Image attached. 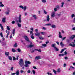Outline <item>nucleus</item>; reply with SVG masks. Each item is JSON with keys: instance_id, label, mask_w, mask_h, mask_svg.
<instances>
[{"instance_id": "obj_50", "label": "nucleus", "mask_w": 75, "mask_h": 75, "mask_svg": "<svg viewBox=\"0 0 75 75\" xmlns=\"http://www.w3.org/2000/svg\"><path fill=\"white\" fill-rule=\"evenodd\" d=\"M54 11H57V8H55L54 9Z\"/></svg>"}, {"instance_id": "obj_17", "label": "nucleus", "mask_w": 75, "mask_h": 75, "mask_svg": "<svg viewBox=\"0 0 75 75\" xmlns=\"http://www.w3.org/2000/svg\"><path fill=\"white\" fill-rule=\"evenodd\" d=\"M9 52H6L5 53V54L6 56H8L9 55Z\"/></svg>"}, {"instance_id": "obj_46", "label": "nucleus", "mask_w": 75, "mask_h": 75, "mask_svg": "<svg viewBox=\"0 0 75 75\" xmlns=\"http://www.w3.org/2000/svg\"><path fill=\"white\" fill-rule=\"evenodd\" d=\"M53 72L55 74H57V71L55 70H53Z\"/></svg>"}, {"instance_id": "obj_8", "label": "nucleus", "mask_w": 75, "mask_h": 75, "mask_svg": "<svg viewBox=\"0 0 75 75\" xmlns=\"http://www.w3.org/2000/svg\"><path fill=\"white\" fill-rule=\"evenodd\" d=\"M74 38H75V35H72L69 37V38H70L71 40H74Z\"/></svg>"}, {"instance_id": "obj_9", "label": "nucleus", "mask_w": 75, "mask_h": 75, "mask_svg": "<svg viewBox=\"0 0 75 75\" xmlns=\"http://www.w3.org/2000/svg\"><path fill=\"white\" fill-rule=\"evenodd\" d=\"M40 59H41V57H40V56H36L35 58V60H36V59H37V60Z\"/></svg>"}, {"instance_id": "obj_14", "label": "nucleus", "mask_w": 75, "mask_h": 75, "mask_svg": "<svg viewBox=\"0 0 75 75\" xmlns=\"http://www.w3.org/2000/svg\"><path fill=\"white\" fill-rule=\"evenodd\" d=\"M59 38H62V35H61V32H59Z\"/></svg>"}, {"instance_id": "obj_13", "label": "nucleus", "mask_w": 75, "mask_h": 75, "mask_svg": "<svg viewBox=\"0 0 75 75\" xmlns=\"http://www.w3.org/2000/svg\"><path fill=\"white\" fill-rule=\"evenodd\" d=\"M50 19V16H49V15H48L47 17V21H49Z\"/></svg>"}, {"instance_id": "obj_54", "label": "nucleus", "mask_w": 75, "mask_h": 75, "mask_svg": "<svg viewBox=\"0 0 75 75\" xmlns=\"http://www.w3.org/2000/svg\"><path fill=\"white\" fill-rule=\"evenodd\" d=\"M20 72L21 74H23V73L24 72V71L23 70H21Z\"/></svg>"}, {"instance_id": "obj_49", "label": "nucleus", "mask_w": 75, "mask_h": 75, "mask_svg": "<svg viewBox=\"0 0 75 75\" xmlns=\"http://www.w3.org/2000/svg\"><path fill=\"white\" fill-rule=\"evenodd\" d=\"M27 73H28V74H30V72H31V71H30V70H29L27 72Z\"/></svg>"}, {"instance_id": "obj_20", "label": "nucleus", "mask_w": 75, "mask_h": 75, "mask_svg": "<svg viewBox=\"0 0 75 75\" xmlns=\"http://www.w3.org/2000/svg\"><path fill=\"white\" fill-rule=\"evenodd\" d=\"M2 21L3 23H5L6 22V18H4L2 19Z\"/></svg>"}, {"instance_id": "obj_43", "label": "nucleus", "mask_w": 75, "mask_h": 75, "mask_svg": "<svg viewBox=\"0 0 75 75\" xmlns=\"http://www.w3.org/2000/svg\"><path fill=\"white\" fill-rule=\"evenodd\" d=\"M16 59V58L15 57H13V60L15 61Z\"/></svg>"}, {"instance_id": "obj_12", "label": "nucleus", "mask_w": 75, "mask_h": 75, "mask_svg": "<svg viewBox=\"0 0 75 75\" xmlns=\"http://www.w3.org/2000/svg\"><path fill=\"white\" fill-rule=\"evenodd\" d=\"M7 10L8 11V12H6V14L7 15L9 14V13H10V8H7Z\"/></svg>"}, {"instance_id": "obj_6", "label": "nucleus", "mask_w": 75, "mask_h": 75, "mask_svg": "<svg viewBox=\"0 0 75 75\" xmlns=\"http://www.w3.org/2000/svg\"><path fill=\"white\" fill-rule=\"evenodd\" d=\"M19 7L21 8H22V9H24V11H25V10H26V9H27V7H26V6H25L24 7L23 6L21 5Z\"/></svg>"}, {"instance_id": "obj_58", "label": "nucleus", "mask_w": 75, "mask_h": 75, "mask_svg": "<svg viewBox=\"0 0 75 75\" xmlns=\"http://www.w3.org/2000/svg\"><path fill=\"white\" fill-rule=\"evenodd\" d=\"M35 31L36 32V33H37V32H38V30L37 29H36L35 30Z\"/></svg>"}, {"instance_id": "obj_62", "label": "nucleus", "mask_w": 75, "mask_h": 75, "mask_svg": "<svg viewBox=\"0 0 75 75\" xmlns=\"http://www.w3.org/2000/svg\"><path fill=\"white\" fill-rule=\"evenodd\" d=\"M15 74H16V73H13L11 74V75H15Z\"/></svg>"}, {"instance_id": "obj_52", "label": "nucleus", "mask_w": 75, "mask_h": 75, "mask_svg": "<svg viewBox=\"0 0 75 75\" xmlns=\"http://www.w3.org/2000/svg\"><path fill=\"white\" fill-rule=\"evenodd\" d=\"M13 68H14V67H12L11 68V71H13Z\"/></svg>"}, {"instance_id": "obj_44", "label": "nucleus", "mask_w": 75, "mask_h": 75, "mask_svg": "<svg viewBox=\"0 0 75 75\" xmlns=\"http://www.w3.org/2000/svg\"><path fill=\"white\" fill-rule=\"evenodd\" d=\"M75 14H73L71 15V18H73V17H75Z\"/></svg>"}, {"instance_id": "obj_10", "label": "nucleus", "mask_w": 75, "mask_h": 75, "mask_svg": "<svg viewBox=\"0 0 75 75\" xmlns=\"http://www.w3.org/2000/svg\"><path fill=\"white\" fill-rule=\"evenodd\" d=\"M55 12H53L52 13L51 15V16L52 17H55Z\"/></svg>"}, {"instance_id": "obj_63", "label": "nucleus", "mask_w": 75, "mask_h": 75, "mask_svg": "<svg viewBox=\"0 0 75 75\" xmlns=\"http://www.w3.org/2000/svg\"><path fill=\"white\" fill-rule=\"evenodd\" d=\"M18 57H19V56H18L16 57V60L18 59Z\"/></svg>"}, {"instance_id": "obj_23", "label": "nucleus", "mask_w": 75, "mask_h": 75, "mask_svg": "<svg viewBox=\"0 0 75 75\" xmlns=\"http://www.w3.org/2000/svg\"><path fill=\"white\" fill-rule=\"evenodd\" d=\"M18 26L19 28L21 27V25L19 23H18Z\"/></svg>"}, {"instance_id": "obj_42", "label": "nucleus", "mask_w": 75, "mask_h": 75, "mask_svg": "<svg viewBox=\"0 0 75 75\" xmlns=\"http://www.w3.org/2000/svg\"><path fill=\"white\" fill-rule=\"evenodd\" d=\"M64 2H62V6H61L62 7H64Z\"/></svg>"}, {"instance_id": "obj_38", "label": "nucleus", "mask_w": 75, "mask_h": 75, "mask_svg": "<svg viewBox=\"0 0 75 75\" xmlns=\"http://www.w3.org/2000/svg\"><path fill=\"white\" fill-rule=\"evenodd\" d=\"M41 0L42 2H43L44 3H46V2H47L46 0Z\"/></svg>"}, {"instance_id": "obj_37", "label": "nucleus", "mask_w": 75, "mask_h": 75, "mask_svg": "<svg viewBox=\"0 0 75 75\" xmlns=\"http://www.w3.org/2000/svg\"><path fill=\"white\" fill-rule=\"evenodd\" d=\"M18 52H21V50L20 48H18L17 49Z\"/></svg>"}, {"instance_id": "obj_28", "label": "nucleus", "mask_w": 75, "mask_h": 75, "mask_svg": "<svg viewBox=\"0 0 75 75\" xmlns=\"http://www.w3.org/2000/svg\"><path fill=\"white\" fill-rule=\"evenodd\" d=\"M14 47H17V43L15 42V44L13 45Z\"/></svg>"}, {"instance_id": "obj_5", "label": "nucleus", "mask_w": 75, "mask_h": 75, "mask_svg": "<svg viewBox=\"0 0 75 75\" xmlns=\"http://www.w3.org/2000/svg\"><path fill=\"white\" fill-rule=\"evenodd\" d=\"M24 38L25 39L26 41H28V42H30V40H29V38L26 35H25L24 37Z\"/></svg>"}, {"instance_id": "obj_18", "label": "nucleus", "mask_w": 75, "mask_h": 75, "mask_svg": "<svg viewBox=\"0 0 75 75\" xmlns=\"http://www.w3.org/2000/svg\"><path fill=\"white\" fill-rule=\"evenodd\" d=\"M69 45L70 46H71L72 47H75V44H74L73 45H72L71 43L69 44Z\"/></svg>"}, {"instance_id": "obj_26", "label": "nucleus", "mask_w": 75, "mask_h": 75, "mask_svg": "<svg viewBox=\"0 0 75 75\" xmlns=\"http://www.w3.org/2000/svg\"><path fill=\"white\" fill-rule=\"evenodd\" d=\"M8 58L9 60H10V61H12V58L11 56H8Z\"/></svg>"}, {"instance_id": "obj_39", "label": "nucleus", "mask_w": 75, "mask_h": 75, "mask_svg": "<svg viewBox=\"0 0 75 75\" xmlns=\"http://www.w3.org/2000/svg\"><path fill=\"white\" fill-rule=\"evenodd\" d=\"M32 72H33V74H34V75H35V71L34 70H33L32 71Z\"/></svg>"}, {"instance_id": "obj_57", "label": "nucleus", "mask_w": 75, "mask_h": 75, "mask_svg": "<svg viewBox=\"0 0 75 75\" xmlns=\"http://www.w3.org/2000/svg\"><path fill=\"white\" fill-rule=\"evenodd\" d=\"M42 29L43 30H46V28H45V27H43L42 28Z\"/></svg>"}, {"instance_id": "obj_29", "label": "nucleus", "mask_w": 75, "mask_h": 75, "mask_svg": "<svg viewBox=\"0 0 75 75\" xmlns=\"http://www.w3.org/2000/svg\"><path fill=\"white\" fill-rule=\"evenodd\" d=\"M16 31V30L15 29H13V32L12 33L13 34V35H14L15 34V31Z\"/></svg>"}, {"instance_id": "obj_22", "label": "nucleus", "mask_w": 75, "mask_h": 75, "mask_svg": "<svg viewBox=\"0 0 75 75\" xmlns=\"http://www.w3.org/2000/svg\"><path fill=\"white\" fill-rule=\"evenodd\" d=\"M33 17H34L35 20H36V19H37V17L36 16V15H33Z\"/></svg>"}, {"instance_id": "obj_36", "label": "nucleus", "mask_w": 75, "mask_h": 75, "mask_svg": "<svg viewBox=\"0 0 75 75\" xmlns=\"http://www.w3.org/2000/svg\"><path fill=\"white\" fill-rule=\"evenodd\" d=\"M7 30H10V28L8 26H7Z\"/></svg>"}, {"instance_id": "obj_47", "label": "nucleus", "mask_w": 75, "mask_h": 75, "mask_svg": "<svg viewBox=\"0 0 75 75\" xmlns=\"http://www.w3.org/2000/svg\"><path fill=\"white\" fill-rule=\"evenodd\" d=\"M47 74L48 75H52V73H50V74L49 73V72H48L47 73Z\"/></svg>"}, {"instance_id": "obj_32", "label": "nucleus", "mask_w": 75, "mask_h": 75, "mask_svg": "<svg viewBox=\"0 0 75 75\" xmlns=\"http://www.w3.org/2000/svg\"><path fill=\"white\" fill-rule=\"evenodd\" d=\"M51 27H52V28H56V26H55V25H52L51 26Z\"/></svg>"}, {"instance_id": "obj_53", "label": "nucleus", "mask_w": 75, "mask_h": 75, "mask_svg": "<svg viewBox=\"0 0 75 75\" xmlns=\"http://www.w3.org/2000/svg\"><path fill=\"white\" fill-rule=\"evenodd\" d=\"M0 7H4V5L1 4L0 5Z\"/></svg>"}, {"instance_id": "obj_33", "label": "nucleus", "mask_w": 75, "mask_h": 75, "mask_svg": "<svg viewBox=\"0 0 75 75\" xmlns=\"http://www.w3.org/2000/svg\"><path fill=\"white\" fill-rule=\"evenodd\" d=\"M12 52H16V50H15L14 49H12Z\"/></svg>"}, {"instance_id": "obj_16", "label": "nucleus", "mask_w": 75, "mask_h": 75, "mask_svg": "<svg viewBox=\"0 0 75 75\" xmlns=\"http://www.w3.org/2000/svg\"><path fill=\"white\" fill-rule=\"evenodd\" d=\"M60 44L62 47H63L64 46V44H63V42L62 41L60 43Z\"/></svg>"}, {"instance_id": "obj_3", "label": "nucleus", "mask_w": 75, "mask_h": 75, "mask_svg": "<svg viewBox=\"0 0 75 75\" xmlns=\"http://www.w3.org/2000/svg\"><path fill=\"white\" fill-rule=\"evenodd\" d=\"M30 34L31 35V36H30L31 37V38L32 40H34L35 38L34 37V34L33 33V31H30Z\"/></svg>"}, {"instance_id": "obj_27", "label": "nucleus", "mask_w": 75, "mask_h": 75, "mask_svg": "<svg viewBox=\"0 0 75 75\" xmlns=\"http://www.w3.org/2000/svg\"><path fill=\"white\" fill-rule=\"evenodd\" d=\"M64 55V54H59V57H63Z\"/></svg>"}, {"instance_id": "obj_40", "label": "nucleus", "mask_w": 75, "mask_h": 75, "mask_svg": "<svg viewBox=\"0 0 75 75\" xmlns=\"http://www.w3.org/2000/svg\"><path fill=\"white\" fill-rule=\"evenodd\" d=\"M39 39H40V40H44V38L42 37H39Z\"/></svg>"}, {"instance_id": "obj_1", "label": "nucleus", "mask_w": 75, "mask_h": 75, "mask_svg": "<svg viewBox=\"0 0 75 75\" xmlns=\"http://www.w3.org/2000/svg\"><path fill=\"white\" fill-rule=\"evenodd\" d=\"M18 64H19L20 67H23V66L24 65V61L22 59H20L19 62H18Z\"/></svg>"}, {"instance_id": "obj_35", "label": "nucleus", "mask_w": 75, "mask_h": 75, "mask_svg": "<svg viewBox=\"0 0 75 75\" xmlns=\"http://www.w3.org/2000/svg\"><path fill=\"white\" fill-rule=\"evenodd\" d=\"M0 35L1 37H3V33L2 32H1L0 33Z\"/></svg>"}, {"instance_id": "obj_61", "label": "nucleus", "mask_w": 75, "mask_h": 75, "mask_svg": "<svg viewBox=\"0 0 75 75\" xmlns=\"http://www.w3.org/2000/svg\"><path fill=\"white\" fill-rule=\"evenodd\" d=\"M56 43L57 44V45H59V42L58 41L56 42Z\"/></svg>"}, {"instance_id": "obj_31", "label": "nucleus", "mask_w": 75, "mask_h": 75, "mask_svg": "<svg viewBox=\"0 0 75 75\" xmlns=\"http://www.w3.org/2000/svg\"><path fill=\"white\" fill-rule=\"evenodd\" d=\"M55 44H52V47H53L54 48H55L56 47L55 46Z\"/></svg>"}, {"instance_id": "obj_7", "label": "nucleus", "mask_w": 75, "mask_h": 75, "mask_svg": "<svg viewBox=\"0 0 75 75\" xmlns=\"http://www.w3.org/2000/svg\"><path fill=\"white\" fill-rule=\"evenodd\" d=\"M34 45H29L28 46H27V48H32V47H34Z\"/></svg>"}, {"instance_id": "obj_59", "label": "nucleus", "mask_w": 75, "mask_h": 75, "mask_svg": "<svg viewBox=\"0 0 75 75\" xmlns=\"http://www.w3.org/2000/svg\"><path fill=\"white\" fill-rule=\"evenodd\" d=\"M41 34H42V35H44V34H45V33L44 32H41Z\"/></svg>"}, {"instance_id": "obj_21", "label": "nucleus", "mask_w": 75, "mask_h": 75, "mask_svg": "<svg viewBox=\"0 0 75 75\" xmlns=\"http://www.w3.org/2000/svg\"><path fill=\"white\" fill-rule=\"evenodd\" d=\"M57 72H58V73H59V72H61V69L60 68L58 69L57 70Z\"/></svg>"}, {"instance_id": "obj_19", "label": "nucleus", "mask_w": 75, "mask_h": 75, "mask_svg": "<svg viewBox=\"0 0 75 75\" xmlns=\"http://www.w3.org/2000/svg\"><path fill=\"white\" fill-rule=\"evenodd\" d=\"M16 75H19V74H20V71L18 70H17L16 72Z\"/></svg>"}, {"instance_id": "obj_24", "label": "nucleus", "mask_w": 75, "mask_h": 75, "mask_svg": "<svg viewBox=\"0 0 75 75\" xmlns=\"http://www.w3.org/2000/svg\"><path fill=\"white\" fill-rule=\"evenodd\" d=\"M66 48H65L64 49H62V50L60 52V53H62L63 52V51H64V50H66Z\"/></svg>"}, {"instance_id": "obj_4", "label": "nucleus", "mask_w": 75, "mask_h": 75, "mask_svg": "<svg viewBox=\"0 0 75 75\" xmlns=\"http://www.w3.org/2000/svg\"><path fill=\"white\" fill-rule=\"evenodd\" d=\"M18 21H17V23L18 22H19V23H21V15H19V17L18 18Z\"/></svg>"}, {"instance_id": "obj_15", "label": "nucleus", "mask_w": 75, "mask_h": 75, "mask_svg": "<svg viewBox=\"0 0 75 75\" xmlns=\"http://www.w3.org/2000/svg\"><path fill=\"white\" fill-rule=\"evenodd\" d=\"M1 44L3 46V47H4V46H6V42H2Z\"/></svg>"}, {"instance_id": "obj_55", "label": "nucleus", "mask_w": 75, "mask_h": 75, "mask_svg": "<svg viewBox=\"0 0 75 75\" xmlns=\"http://www.w3.org/2000/svg\"><path fill=\"white\" fill-rule=\"evenodd\" d=\"M66 38V37H64L62 38V41H63V40H65Z\"/></svg>"}, {"instance_id": "obj_34", "label": "nucleus", "mask_w": 75, "mask_h": 75, "mask_svg": "<svg viewBox=\"0 0 75 75\" xmlns=\"http://www.w3.org/2000/svg\"><path fill=\"white\" fill-rule=\"evenodd\" d=\"M54 48L55 50L56 51H59V49L56 47Z\"/></svg>"}, {"instance_id": "obj_25", "label": "nucleus", "mask_w": 75, "mask_h": 75, "mask_svg": "<svg viewBox=\"0 0 75 75\" xmlns=\"http://www.w3.org/2000/svg\"><path fill=\"white\" fill-rule=\"evenodd\" d=\"M34 50L35 51H38V52H41V49H35Z\"/></svg>"}, {"instance_id": "obj_56", "label": "nucleus", "mask_w": 75, "mask_h": 75, "mask_svg": "<svg viewBox=\"0 0 75 75\" xmlns=\"http://www.w3.org/2000/svg\"><path fill=\"white\" fill-rule=\"evenodd\" d=\"M67 66V64L65 63H64V67H65Z\"/></svg>"}, {"instance_id": "obj_64", "label": "nucleus", "mask_w": 75, "mask_h": 75, "mask_svg": "<svg viewBox=\"0 0 75 75\" xmlns=\"http://www.w3.org/2000/svg\"><path fill=\"white\" fill-rule=\"evenodd\" d=\"M72 30H74V31H75V28H73L72 29Z\"/></svg>"}, {"instance_id": "obj_45", "label": "nucleus", "mask_w": 75, "mask_h": 75, "mask_svg": "<svg viewBox=\"0 0 75 75\" xmlns=\"http://www.w3.org/2000/svg\"><path fill=\"white\" fill-rule=\"evenodd\" d=\"M46 25H47L48 26H49L50 25H51V23H48L46 24Z\"/></svg>"}, {"instance_id": "obj_11", "label": "nucleus", "mask_w": 75, "mask_h": 75, "mask_svg": "<svg viewBox=\"0 0 75 75\" xmlns=\"http://www.w3.org/2000/svg\"><path fill=\"white\" fill-rule=\"evenodd\" d=\"M35 35L37 37H39L40 35V33L38 32L37 33H35Z\"/></svg>"}, {"instance_id": "obj_41", "label": "nucleus", "mask_w": 75, "mask_h": 75, "mask_svg": "<svg viewBox=\"0 0 75 75\" xmlns=\"http://www.w3.org/2000/svg\"><path fill=\"white\" fill-rule=\"evenodd\" d=\"M44 12L45 14H47V13H48V12L45 10L44 11Z\"/></svg>"}, {"instance_id": "obj_30", "label": "nucleus", "mask_w": 75, "mask_h": 75, "mask_svg": "<svg viewBox=\"0 0 75 75\" xmlns=\"http://www.w3.org/2000/svg\"><path fill=\"white\" fill-rule=\"evenodd\" d=\"M42 45L43 47H47V44H42Z\"/></svg>"}, {"instance_id": "obj_48", "label": "nucleus", "mask_w": 75, "mask_h": 75, "mask_svg": "<svg viewBox=\"0 0 75 75\" xmlns=\"http://www.w3.org/2000/svg\"><path fill=\"white\" fill-rule=\"evenodd\" d=\"M11 23L12 24H15V21H12Z\"/></svg>"}, {"instance_id": "obj_2", "label": "nucleus", "mask_w": 75, "mask_h": 75, "mask_svg": "<svg viewBox=\"0 0 75 75\" xmlns=\"http://www.w3.org/2000/svg\"><path fill=\"white\" fill-rule=\"evenodd\" d=\"M25 64L24 65V67H29L30 66L28 64H31V62L28 61H25Z\"/></svg>"}, {"instance_id": "obj_51", "label": "nucleus", "mask_w": 75, "mask_h": 75, "mask_svg": "<svg viewBox=\"0 0 75 75\" xmlns=\"http://www.w3.org/2000/svg\"><path fill=\"white\" fill-rule=\"evenodd\" d=\"M33 68H34V69H37L36 67L33 66Z\"/></svg>"}, {"instance_id": "obj_60", "label": "nucleus", "mask_w": 75, "mask_h": 75, "mask_svg": "<svg viewBox=\"0 0 75 75\" xmlns=\"http://www.w3.org/2000/svg\"><path fill=\"white\" fill-rule=\"evenodd\" d=\"M64 59H68V57H64Z\"/></svg>"}]
</instances>
